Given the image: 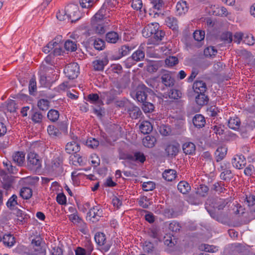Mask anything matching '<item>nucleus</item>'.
I'll use <instances>...</instances> for the list:
<instances>
[{"label": "nucleus", "instance_id": "20", "mask_svg": "<svg viewBox=\"0 0 255 255\" xmlns=\"http://www.w3.org/2000/svg\"><path fill=\"white\" fill-rule=\"evenodd\" d=\"M193 89L195 93L202 94L206 93L207 90L206 84L201 80H197L194 82Z\"/></svg>", "mask_w": 255, "mask_h": 255}, {"label": "nucleus", "instance_id": "44", "mask_svg": "<svg viewBox=\"0 0 255 255\" xmlns=\"http://www.w3.org/2000/svg\"><path fill=\"white\" fill-rule=\"evenodd\" d=\"M141 108L145 113H152L154 111V106L151 103L145 101L142 103Z\"/></svg>", "mask_w": 255, "mask_h": 255}, {"label": "nucleus", "instance_id": "18", "mask_svg": "<svg viewBox=\"0 0 255 255\" xmlns=\"http://www.w3.org/2000/svg\"><path fill=\"white\" fill-rule=\"evenodd\" d=\"M165 35V32L161 29H159L158 28L151 36V43L154 45L159 44L160 41L163 40Z\"/></svg>", "mask_w": 255, "mask_h": 255}, {"label": "nucleus", "instance_id": "2", "mask_svg": "<svg viewBox=\"0 0 255 255\" xmlns=\"http://www.w3.org/2000/svg\"><path fill=\"white\" fill-rule=\"evenodd\" d=\"M87 101L91 104H93L97 106V108H94V113L99 118L103 117L104 113V109L101 106L104 105L102 99L101 98V95L99 96L96 93L90 94L87 96Z\"/></svg>", "mask_w": 255, "mask_h": 255}, {"label": "nucleus", "instance_id": "52", "mask_svg": "<svg viewBox=\"0 0 255 255\" xmlns=\"http://www.w3.org/2000/svg\"><path fill=\"white\" fill-rule=\"evenodd\" d=\"M193 37L197 41H202L205 37V31L202 30L195 31L193 33Z\"/></svg>", "mask_w": 255, "mask_h": 255}, {"label": "nucleus", "instance_id": "7", "mask_svg": "<svg viewBox=\"0 0 255 255\" xmlns=\"http://www.w3.org/2000/svg\"><path fill=\"white\" fill-rule=\"evenodd\" d=\"M64 73L69 79L76 78L79 73V66L77 63L68 64L64 69Z\"/></svg>", "mask_w": 255, "mask_h": 255}, {"label": "nucleus", "instance_id": "45", "mask_svg": "<svg viewBox=\"0 0 255 255\" xmlns=\"http://www.w3.org/2000/svg\"><path fill=\"white\" fill-rule=\"evenodd\" d=\"M64 47L67 51H75L77 49V44L75 42L68 40L65 42Z\"/></svg>", "mask_w": 255, "mask_h": 255}, {"label": "nucleus", "instance_id": "1", "mask_svg": "<svg viewBox=\"0 0 255 255\" xmlns=\"http://www.w3.org/2000/svg\"><path fill=\"white\" fill-rule=\"evenodd\" d=\"M41 159L34 152H30L27 156V168L33 172L38 171L41 167Z\"/></svg>", "mask_w": 255, "mask_h": 255}, {"label": "nucleus", "instance_id": "15", "mask_svg": "<svg viewBox=\"0 0 255 255\" xmlns=\"http://www.w3.org/2000/svg\"><path fill=\"white\" fill-rule=\"evenodd\" d=\"M80 150V143L78 141L75 139L67 143L65 147L66 152L69 154H73V155L78 152Z\"/></svg>", "mask_w": 255, "mask_h": 255}, {"label": "nucleus", "instance_id": "35", "mask_svg": "<svg viewBox=\"0 0 255 255\" xmlns=\"http://www.w3.org/2000/svg\"><path fill=\"white\" fill-rule=\"evenodd\" d=\"M159 68V63L156 61H149L146 65V70L150 73L156 72Z\"/></svg>", "mask_w": 255, "mask_h": 255}, {"label": "nucleus", "instance_id": "51", "mask_svg": "<svg viewBox=\"0 0 255 255\" xmlns=\"http://www.w3.org/2000/svg\"><path fill=\"white\" fill-rule=\"evenodd\" d=\"M165 64L168 66H173L178 63V58L175 56H169L165 60Z\"/></svg>", "mask_w": 255, "mask_h": 255}, {"label": "nucleus", "instance_id": "25", "mask_svg": "<svg viewBox=\"0 0 255 255\" xmlns=\"http://www.w3.org/2000/svg\"><path fill=\"white\" fill-rule=\"evenodd\" d=\"M183 152L186 154L192 155L195 152L196 146L191 142H186L182 145Z\"/></svg>", "mask_w": 255, "mask_h": 255}, {"label": "nucleus", "instance_id": "14", "mask_svg": "<svg viewBox=\"0 0 255 255\" xmlns=\"http://www.w3.org/2000/svg\"><path fill=\"white\" fill-rule=\"evenodd\" d=\"M125 158L129 160L140 162L141 163H143L146 160V157L144 153L140 151L134 152L133 154H127L126 155Z\"/></svg>", "mask_w": 255, "mask_h": 255}, {"label": "nucleus", "instance_id": "12", "mask_svg": "<svg viewBox=\"0 0 255 255\" xmlns=\"http://www.w3.org/2000/svg\"><path fill=\"white\" fill-rule=\"evenodd\" d=\"M161 83L167 87L174 85L175 80L172 76V73L168 71H164L161 75Z\"/></svg>", "mask_w": 255, "mask_h": 255}, {"label": "nucleus", "instance_id": "34", "mask_svg": "<svg viewBox=\"0 0 255 255\" xmlns=\"http://www.w3.org/2000/svg\"><path fill=\"white\" fill-rule=\"evenodd\" d=\"M133 49L131 46L128 45H122L118 50V57L117 59H119L123 56H125L129 54V52Z\"/></svg>", "mask_w": 255, "mask_h": 255}, {"label": "nucleus", "instance_id": "46", "mask_svg": "<svg viewBox=\"0 0 255 255\" xmlns=\"http://www.w3.org/2000/svg\"><path fill=\"white\" fill-rule=\"evenodd\" d=\"M17 198V196L14 194L8 200L6 206L9 209L13 210L14 207L18 204Z\"/></svg>", "mask_w": 255, "mask_h": 255}, {"label": "nucleus", "instance_id": "8", "mask_svg": "<svg viewBox=\"0 0 255 255\" xmlns=\"http://www.w3.org/2000/svg\"><path fill=\"white\" fill-rule=\"evenodd\" d=\"M103 217V211L99 206H95L91 208L87 213V218L93 223L98 222Z\"/></svg>", "mask_w": 255, "mask_h": 255}, {"label": "nucleus", "instance_id": "29", "mask_svg": "<svg viewBox=\"0 0 255 255\" xmlns=\"http://www.w3.org/2000/svg\"><path fill=\"white\" fill-rule=\"evenodd\" d=\"M176 172L175 170H165L162 173V177L167 181H172L176 178Z\"/></svg>", "mask_w": 255, "mask_h": 255}, {"label": "nucleus", "instance_id": "28", "mask_svg": "<svg viewBox=\"0 0 255 255\" xmlns=\"http://www.w3.org/2000/svg\"><path fill=\"white\" fill-rule=\"evenodd\" d=\"M156 142L155 137L152 135H147L142 140L143 145L148 148L153 147Z\"/></svg>", "mask_w": 255, "mask_h": 255}, {"label": "nucleus", "instance_id": "30", "mask_svg": "<svg viewBox=\"0 0 255 255\" xmlns=\"http://www.w3.org/2000/svg\"><path fill=\"white\" fill-rule=\"evenodd\" d=\"M241 124L240 120L236 117L230 118L228 121V127L234 130L239 128Z\"/></svg>", "mask_w": 255, "mask_h": 255}, {"label": "nucleus", "instance_id": "33", "mask_svg": "<svg viewBox=\"0 0 255 255\" xmlns=\"http://www.w3.org/2000/svg\"><path fill=\"white\" fill-rule=\"evenodd\" d=\"M166 24L168 27L173 30H176L178 28V21L173 16H168L165 19Z\"/></svg>", "mask_w": 255, "mask_h": 255}, {"label": "nucleus", "instance_id": "57", "mask_svg": "<svg viewBox=\"0 0 255 255\" xmlns=\"http://www.w3.org/2000/svg\"><path fill=\"white\" fill-rule=\"evenodd\" d=\"M155 184L153 182H144L142 184V189L144 191H151L155 188Z\"/></svg>", "mask_w": 255, "mask_h": 255}, {"label": "nucleus", "instance_id": "54", "mask_svg": "<svg viewBox=\"0 0 255 255\" xmlns=\"http://www.w3.org/2000/svg\"><path fill=\"white\" fill-rule=\"evenodd\" d=\"M182 93L181 92L176 89H171L169 92V97L170 98L173 99H178L181 97Z\"/></svg>", "mask_w": 255, "mask_h": 255}, {"label": "nucleus", "instance_id": "13", "mask_svg": "<svg viewBox=\"0 0 255 255\" xmlns=\"http://www.w3.org/2000/svg\"><path fill=\"white\" fill-rule=\"evenodd\" d=\"M105 40L109 43L116 44L121 41L122 37L118 32L110 31L106 34Z\"/></svg>", "mask_w": 255, "mask_h": 255}, {"label": "nucleus", "instance_id": "43", "mask_svg": "<svg viewBox=\"0 0 255 255\" xmlns=\"http://www.w3.org/2000/svg\"><path fill=\"white\" fill-rule=\"evenodd\" d=\"M208 191L209 188L207 186L200 185V187L197 188L196 194L200 197H205L207 195Z\"/></svg>", "mask_w": 255, "mask_h": 255}, {"label": "nucleus", "instance_id": "49", "mask_svg": "<svg viewBox=\"0 0 255 255\" xmlns=\"http://www.w3.org/2000/svg\"><path fill=\"white\" fill-rule=\"evenodd\" d=\"M37 106L39 109L42 111H46L48 109L49 107V102L45 99H40L37 103Z\"/></svg>", "mask_w": 255, "mask_h": 255}, {"label": "nucleus", "instance_id": "48", "mask_svg": "<svg viewBox=\"0 0 255 255\" xmlns=\"http://www.w3.org/2000/svg\"><path fill=\"white\" fill-rule=\"evenodd\" d=\"M153 8L159 11L164 6V2L162 0H150Z\"/></svg>", "mask_w": 255, "mask_h": 255}, {"label": "nucleus", "instance_id": "36", "mask_svg": "<svg viewBox=\"0 0 255 255\" xmlns=\"http://www.w3.org/2000/svg\"><path fill=\"white\" fill-rule=\"evenodd\" d=\"M2 242L4 245L11 247L15 243L14 238L10 234H5L2 237Z\"/></svg>", "mask_w": 255, "mask_h": 255}, {"label": "nucleus", "instance_id": "47", "mask_svg": "<svg viewBox=\"0 0 255 255\" xmlns=\"http://www.w3.org/2000/svg\"><path fill=\"white\" fill-rule=\"evenodd\" d=\"M143 249L145 253L152 254L155 250V248L153 243L146 241L144 243Z\"/></svg>", "mask_w": 255, "mask_h": 255}, {"label": "nucleus", "instance_id": "50", "mask_svg": "<svg viewBox=\"0 0 255 255\" xmlns=\"http://www.w3.org/2000/svg\"><path fill=\"white\" fill-rule=\"evenodd\" d=\"M41 239L39 237H36L33 239L31 244L33 245V248L35 251H39L41 250Z\"/></svg>", "mask_w": 255, "mask_h": 255}, {"label": "nucleus", "instance_id": "63", "mask_svg": "<svg viewBox=\"0 0 255 255\" xmlns=\"http://www.w3.org/2000/svg\"><path fill=\"white\" fill-rule=\"evenodd\" d=\"M204 55L206 56H209L211 57L212 55H215L217 52V51L216 49L214 48V47H208L205 49L204 50Z\"/></svg>", "mask_w": 255, "mask_h": 255}, {"label": "nucleus", "instance_id": "17", "mask_svg": "<svg viewBox=\"0 0 255 255\" xmlns=\"http://www.w3.org/2000/svg\"><path fill=\"white\" fill-rule=\"evenodd\" d=\"M109 60L107 58H104L102 59H97L92 62V65L94 70L97 71H102L104 69V67L108 64Z\"/></svg>", "mask_w": 255, "mask_h": 255}, {"label": "nucleus", "instance_id": "26", "mask_svg": "<svg viewBox=\"0 0 255 255\" xmlns=\"http://www.w3.org/2000/svg\"><path fill=\"white\" fill-rule=\"evenodd\" d=\"M198 95L195 97V101L197 104L203 106L208 104L209 102L208 96L204 93H197Z\"/></svg>", "mask_w": 255, "mask_h": 255}, {"label": "nucleus", "instance_id": "23", "mask_svg": "<svg viewBox=\"0 0 255 255\" xmlns=\"http://www.w3.org/2000/svg\"><path fill=\"white\" fill-rule=\"evenodd\" d=\"M194 126L197 128H202L205 126L206 120L205 118L200 114L196 115L192 120Z\"/></svg>", "mask_w": 255, "mask_h": 255}, {"label": "nucleus", "instance_id": "37", "mask_svg": "<svg viewBox=\"0 0 255 255\" xmlns=\"http://www.w3.org/2000/svg\"><path fill=\"white\" fill-rule=\"evenodd\" d=\"M93 46L96 50H102L106 46L105 41L100 38H95L93 42Z\"/></svg>", "mask_w": 255, "mask_h": 255}, {"label": "nucleus", "instance_id": "41", "mask_svg": "<svg viewBox=\"0 0 255 255\" xmlns=\"http://www.w3.org/2000/svg\"><path fill=\"white\" fill-rule=\"evenodd\" d=\"M106 240L105 235L103 233H97L95 236V240L99 246L104 245Z\"/></svg>", "mask_w": 255, "mask_h": 255}, {"label": "nucleus", "instance_id": "6", "mask_svg": "<svg viewBox=\"0 0 255 255\" xmlns=\"http://www.w3.org/2000/svg\"><path fill=\"white\" fill-rule=\"evenodd\" d=\"M150 89L144 85H141L138 87L136 91L131 93L132 97L138 102L143 103L145 102L147 98V92Z\"/></svg>", "mask_w": 255, "mask_h": 255}, {"label": "nucleus", "instance_id": "4", "mask_svg": "<svg viewBox=\"0 0 255 255\" xmlns=\"http://www.w3.org/2000/svg\"><path fill=\"white\" fill-rule=\"evenodd\" d=\"M67 18L71 20V22L77 21L81 18V14L78 6L74 4H70L66 8Z\"/></svg>", "mask_w": 255, "mask_h": 255}, {"label": "nucleus", "instance_id": "55", "mask_svg": "<svg viewBox=\"0 0 255 255\" xmlns=\"http://www.w3.org/2000/svg\"><path fill=\"white\" fill-rule=\"evenodd\" d=\"M130 2L131 3V5L133 9L136 10H141L142 7V1L141 0H130Z\"/></svg>", "mask_w": 255, "mask_h": 255}, {"label": "nucleus", "instance_id": "5", "mask_svg": "<svg viewBox=\"0 0 255 255\" xmlns=\"http://www.w3.org/2000/svg\"><path fill=\"white\" fill-rule=\"evenodd\" d=\"M107 31L106 26L104 22H95L91 21V27L87 30V34L88 36L94 34L98 35H103L106 33Z\"/></svg>", "mask_w": 255, "mask_h": 255}, {"label": "nucleus", "instance_id": "42", "mask_svg": "<svg viewBox=\"0 0 255 255\" xmlns=\"http://www.w3.org/2000/svg\"><path fill=\"white\" fill-rule=\"evenodd\" d=\"M233 174L230 169L221 171L220 174L221 178L225 181H229L233 178Z\"/></svg>", "mask_w": 255, "mask_h": 255}, {"label": "nucleus", "instance_id": "62", "mask_svg": "<svg viewBox=\"0 0 255 255\" xmlns=\"http://www.w3.org/2000/svg\"><path fill=\"white\" fill-rule=\"evenodd\" d=\"M86 144L88 146L92 148H94L99 145V142L95 138H90L87 139L86 141Z\"/></svg>", "mask_w": 255, "mask_h": 255}, {"label": "nucleus", "instance_id": "61", "mask_svg": "<svg viewBox=\"0 0 255 255\" xmlns=\"http://www.w3.org/2000/svg\"><path fill=\"white\" fill-rule=\"evenodd\" d=\"M58 45V43L56 41H51L49 42L46 46L43 48V51L45 53H49L55 46Z\"/></svg>", "mask_w": 255, "mask_h": 255}, {"label": "nucleus", "instance_id": "3", "mask_svg": "<svg viewBox=\"0 0 255 255\" xmlns=\"http://www.w3.org/2000/svg\"><path fill=\"white\" fill-rule=\"evenodd\" d=\"M145 57L144 49L143 46L140 45L138 49L133 53L132 55L128 57L125 62V65L127 68H129L134 63L132 61L139 62L142 61Z\"/></svg>", "mask_w": 255, "mask_h": 255}, {"label": "nucleus", "instance_id": "40", "mask_svg": "<svg viewBox=\"0 0 255 255\" xmlns=\"http://www.w3.org/2000/svg\"><path fill=\"white\" fill-rule=\"evenodd\" d=\"M47 131L49 134L53 137H58L61 135V132L59 131V129L52 125H50L48 127Z\"/></svg>", "mask_w": 255, "mask_h": 255}, {"label": "nucleus", "instance_id": "38", "mask_svg": "<svg viewBox=\"0 0 255 255\" xmlns=\"http://www.w3.org/2000/svg\"><path fill=\"white\" fill-rule=\"evenodd\" d=\"M59 117V113L57 110L51 109L47 113L48 119L52 122H56Z\"/></svg>", "mask_w": 255, "mask_h": 255}, {"label": "nucleus", "instance_id": "32", "mask_svg": "<svg viewBox=\"0 0 255 255\" xmlns=\"http://www.w3.org/2000/svg\"><path fill=\"white\" fill-rule=\"evenodd\" d=\"M62 162L59 158H57L52 162L51 168L53 171L57 173H60L62 172Z\"/></svg>", "mask_w": 255, "mask_h": 255}, {"label": "nucleus", "instance_id": "24", "mask_svg": "<svg viewBox=\"0 0 255 255\" xmlns=\"http://www.w3.org/2000/svg\"><path fill=\"white\" fill-rule=\"evenodd\" d=\"M128 112L130 117L132 119H137L142 115L140 109L136 106H132L128 109Z\"/></svg>", "mask_w": 255, "mask_h": 255}, {"label": "nucleus", "instance_id": "22", "mask_svg": "<svg viewBox=\"0 0 255 255\" xmlns=\"http://www.w3.org/2000/svg\"><path fill=\"white\" fill-rule=\"evenodd\" d=\"M227 148L226 146H220L216 149L215 155L217 162L222 160L226 156L227 153Z\"/></svg>", "mask_w": 255, "mask_h": 255}, {"label": "nucleus", "instance_id": "39", "mask_svg": "<svg viewBox=\"0 0 255 255\" xmlns=\"http://www.w3.org/2000/svg\"><path fill=\"white\" fill-rule=\"evenodd\" d=\"M32 194V190L29 187H23L20 191V196L24 199H29Z\"/></svg>", "mask_w": 255, "mask_h": 255}, {"label": "nucleus", "instance_id": "16", "mask_svg": "<svg viewBox=\"0 0 255 255\" xmlns=\"http://www.w3.org/2000/svg\"><path fill=\"white\" fill-rule=\"evenodd\" d=\"M25 153L22 151H17L13 153L12 161L17 165L22 166L25 163Z\"/></svg>", "mask_w": 255, "mask_h": 255}, {"label": "nucleus", "instance_id": "60", "mask_svg": "<svg viewBox=\"0 0 255 255\" xmlns=\"http://www.w3.org/2000/svg\"><path fill=\"white\" fill-rule=\"evenodd\" d=\"M224 130L220 126H213L211 128L210 132H213L217 135H222L223 134Z\"/></svg>", "mask_w": 255, "mask_h": 255}, {"label": "nucleus", "instance_id": "56", "mask_svg": "<svg viewBox=\"0 0 255 255\" xmlns=\"http://www.w3.org/2000/svg\"><path fill=\"white\" fill-rule=\"evenodd\" d=\"M6 108L7 111L10 113L16 112L17 107L15 101L12 100L8 101L7 103Z\"/></svg>", "mask_w": 255, "mask_h": 255}, {"label": "nucleus", "instance_id": "27", "mask_svg": "<svg viewBox=\"0 0 255 255\" xmlns=\"http://www.w3.org/2000/svg\"><path fill=\"white\" fill-rule=\"evenodd\" d=\"M139 128L141 132L144 134L149 133L152 130V126L151 123L148 121H143L140 125Z\"/></svg>", "mask_w": 255, "mask_h": 255}, {"label": "nucleus", "instance_id": "21", "mask_svg": "<svg viewBox=\"0 0 255 255\" xmlns=\"http://www.w3.org/2000/svg\"><path fill=\"white\" fill-rule=\"evenodd\" d=\"M189 6L186 1L181 0L176 6V12L179 15L185 14L188 10Z\"/></svg>", "mask_w": 255, "mask_h": 255}, {"label": "nucleus", "instance_id": "64", "mask_svg": "<svg viewBox=\"0 0 255 255\" xmlns=\"http://www.w3.org/2000/svg\"><path fill=\"white\" fill-rule=\"evenodd\" d=\"M245 202H247L249 206H254L255 205V196L252 195H246Z\"/></svg>", "mask_w": 255, "mask_h": 255}, {"label": "nucleus", "instance_id": "11", "mask_svg": "<svg viewBox=\"0 0 255 255\" xmlns=\"http://www.w3.org/2000/svg\"><path fill=\"white\" fill-rule=\"evenodd\" d=\"M159 27V24L156 22L148 24L142 29V35L144 37L146 38L151 37Z\"/></svg>", "mask_w": 255, "mask_h": 255}, {"label": "nucleus", "instance_id": "10", "mask_svg": "<svg viewBox=\"0 0 255 255\" xmlns=\"http://www.w3.org/2000/svg\"><path fill=\"white\" fill-rule=\"evenodd\" d=\"M120 94L119 90L111 89L109 91L103 92L101 93V98L102 101L106 100V104L109 105L113 102L117 97V95Z\"/></svg>", "mask_w": 255, "mask_h": 255}, {"label": "nucleus", "instance_id": "9", "mask_svg": "<svg viewBox=\"0 0 255 255\" xmlns=\"http://www.w3.org/2000/svg\"><path fill=\"white\" fill-rule=\"evenodd\" d=\"M165 153L168 157H175L180 150V144L177 142H174L166 145L165 148Z\"/></svg>", "mask_w": 255, "mask_h": 255}, {"label": "nucleus", "instance_id": "19", "mask_svg": "<svg viewBox=\"0 0 255 255\" xmlns=\"http://www.w3.org/2000/svg\"><path fill=\"white\" fill-rule=\"evenodd\" d=\"M232 164L238 169H242L246 164V158L242 155H236L232 159Z\"/></svg>", "mask_w": 255, "mask_h": 255}, {"label": "nucleus", "instance_id": "58", "mask_svg": "<svg viewBox=\"0 0 255 255\" xmlns=\"http://www.w3.org/2000/svg\"><path fill=\"white\" fill-rule=\"evenodd\" d=\"M43 116L39 112H35L32 116V120L35 123H40L42 122Z\"/></svg>", "mask_w": 255, "mask_h": 255}, {"label": "nucleus", "instance_id": "53", "mask_svg": "<svg viewBox=\"0 0 255 255\" xmlns=\"http://www.w3.org/2000/svg\"><path fill=\"white\" fill-rule=\"evenodd\" d=\"M0 175L2 176V183H13V178L11 176H10L5 173L3 171H0Z\"/></svg>", "mask_w": 255, "mask_h": 255}, {"label": "nucleus", "instance_id": "59", "mask_svg": "<svg viewBox=\"0 0 255 255\" xmlns=\"http://www.w3.org/2000/svg\"><path fill=\"white\" fill-rule=\"evenodd\" d=\"M106 18L101 13L97 12L94 16L91 18V22H104V20Z\"/></svg>", "mask_w": 255, "mask_h": 255}, {"label": "nucleus", "instance_id": "31", "mask_svg": "<svg viewBox=\"0 0 255 255\" xmlns=\"http://www.w3.org/2000/svg\"><path fill=\"white\" fill-rule=\"evenodd\" d=\"M178 191L182 194H186L191 190L189 183L185 181H181L177 185Z\"/></svg>", "mask_w": 255, "mask_h": 255}]
</instances>
